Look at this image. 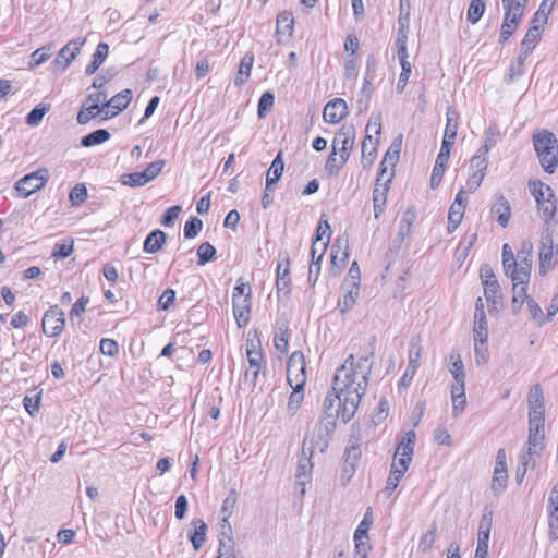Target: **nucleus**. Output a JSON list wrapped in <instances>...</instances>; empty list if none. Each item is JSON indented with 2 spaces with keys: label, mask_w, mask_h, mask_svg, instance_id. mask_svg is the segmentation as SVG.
Returning a JSON list of instances; mask_svg holds the SVG:
<instances>
[{
  "label": "nucleus",
  "mask_w": 558,
  "mask_h": 558,
  "mask_svg": "<svg viewBox=\"0 0 558 558\" xmlns=\"http://www.w3.org/2000/svg\"><path fill=\"white\" fill-rule=\"evenodd\" d=\"M402 134H399L388 147L381 162L373 190V204H386L389 184L395 177V167L399 160Z\"/></svg>",
  "instance_id": "f03ea898"
},
{
  "label": "nucleus",
  "mask_w": 558,
  "mask_h": 558,
  "mask_svg": "<svg viewBox=\"0 0 558 558\" xmlns=\"http://www.w3.org/2000/svg\"><path fill=\"white\" fill-rule=\"evenodd\" d=\"M65 326L64 312L58 306H50L44 314L41 327L48 337H58L62 333Z\"/></svg>",
  "instance_id": "0eeeda50"
},
{
  "label": "nucleus",
  "mask_w": 558,
  "mask_h": 558,
  "mask_svg": "<svg viewBox=\"0 0 558 558\" xmlns=\"http://www.w3.org/2000/svg\"><path fill=\"white\" fill-rule=\"evenodd\" d=\"M341 254L340 262L344 264V262L349 257V245L347 239L338 238L331 246V263L333 266L339 267L338 259Z\"/></svg>",
  "instance_id": "473e14b6"
},
{
  "label": "nucleus",
  "mask_w": 558,
  "mask_h": 558,
  "mask_svg": "<svg viewBox=\"0 0 558 558\" xmlns=\"http://www.w3.org/2000/svg\"><path fill=\"white\" fill-rule=\"evenodd\" d=\"M327 242L322 243V250L317 256V260H312L310 267H308V281L314 286L317 281L318 274L320 271V262L323 259L325 250L327 247Z\"/></svg>",
  "instance_id": "6e6d98bb"
},
{
  "label": "nucleus",
  "mask_w": 558,
  "mask_h": 558,
  "mask_svg": "<svg viewBox=\"0 0 558 558\" xmlns=\"http://www.w3.org/2000/svg\"><path fill=\"white\" fill-rule=\"evenodd\" d=\"M407 39L408 36L403 29V25L399 29V34L396 40V46L398 48V58L400 60V64L410 63L408 60V48H407Z\"/></svg>",
  "instance_id": "3c124183"
},
{
  "label": "nucleus",
  "mask_w": 558,
  "mask_h": 558,
  "mask_svg": "<svg viewBox=\"0 0 558 558\" xmlns=\"http://www.w3.org/2000/svg\"><path fill=\"white\" fill-rule=\"evenodd\" d=\"M85 40L75 38L61 48L53 63L57 70L64 71L80 53Z\"/></svg>",
  "instance_id": "f8f14e48"
},
{
  "label": "nucleus",
  "mask_w": 558,
  "mask_h": 558,
  "mask_svg": "<svg viewBox=\"0 0 558 558\" xmlns=\"http://www.w3.org/2000/svg\"><path fill=\"white\" fill-rule=\"evenodd\" d=\"M87 189L84 184H76L70 192L69 198L73 206L82 205L87 198Z\"/></svg>",
  "instance_id": "13d9d810"
},
{
  "label": "nucleus",
  "mask_w": 558,
  "mask_h": 558,
  "mask_svg": "<svg viewBox=\"0 0 558 558\" xmlns=\"http://www.w3.org/2000/svg\"><path fill=\"white\" fill-rule=\"evenodd\" d=\"M538 211L543 215L545 221L554 218L556 211V204L554 197H547L546 201L537 203Z\"/></svg>",
  "instance_id": "bf43d9fd"
},
{
  "label": "nucleus",
  "mask_w": 558,
  "mask_h": 558,
  "mask_svg": "<svg viewBox=\"0 0 558 558\" xmlns=\"http://www.w3.org/2000/svg\"><path fill=\"white\" fill-rule=\"evenodd\" d=\"M294 19L291 12H282L277 16V34L292 36Z\"/></svg>",
  "instance_id": "a19ab883"
},
{
  "label": "nucleus",
  "mask_w": 558,
  "mask_h": 558,
  "mask_svg": "<svg viewBox=\"0 0 558 558\" xmlns=\"http://www.w3.org/2000/svg\"><path fill=\"white\" fill-rule=\"evenodd\" d=\"M544 416H529V439L527 445L543 448L544 440Z\"/></svg>",
  "instance_id": "2eb2a0df"
},
{
  "label": "nucleus",
  "mask_w": 558,
  "mask_h": 558,
  "mask_svg": "<svg viewBox=\"0 0 558 558\" xmlns=\"http://www.w3.org/2000/svg\"><path fill=\"white\" fill-rule=\"evenodd\" d=\"M313 462L308 458H299L295 478L296 484L302 486L301 493L304 494V486L311 482Z\"/></svg>",
  "instance_id": "aec40b11"
},
{
  "label": "nucleus",
  "mask_w": 558,
  "mask_h": 558,
  "mask_svg": "<svg viewBox=\"0 0 558 558\" xmlns=\"http://www.w3.org/2000/svg\"><path fill=\"white\" fill-rule=\"evenodd\" d=\"M378 140L373 141L372 135L366 134L362 142V166L368 168L373 165L377 151Z\"/></svg>",
  "instance_id": "b1692460"
},
{
  "label": "nucleus",
  "mask_w": 558,
  "mask_h": 558,
  "mask_svg": "<svg viewBox=\"0 0 558 558\" xmlns=\"http://www.w3.org/2000/svg\"><path fill=\"white\" fill-rule=\"evenodd\" d=\"M287 380L291 388L304 389L306 384L305 359L302 352H293L287 363Z\"/></svg>",
  "instance_id": "20e7f679"
},
{
  "label": "nucleus",
  "mask_w": 558,
  "mask_h": 558,
  "mask_svg": "<svg viewBox=\"0 0 558 558\" xmlns=\"http://www.w3.org/2000/svg\"><path fill=\"white\" fill-rule=\"evenodd\" d=\"M373 524V511L372 508H367L363 520L360 522L359 526L354 532V538H365L368 539V530Z\"/></svg>",
  "instance_id": "09e8293b"
},
{
  "label": "nucleus",
  "mask_w": 558,
  "mask_h": 558,
  "mask_svg": "<svg viewBox=\"0 0 558 558\" xmlns=\"http://www.w3.org/2000/svg\"><path fill=\"white\" fill-rule=\"evenodd\" d=\"M533 145L543 169L554 173L558 165V144L554 133L543 131L534 134Z\"/></svg>",
  "instance_id": "7ed1b4c3"
},
{
  "label": "nucleus",
  "mask_w": 558,
  "mask_h": 558,
  "mask_svg": "<svg viewBox=\"0 0 558 558\" xmlns=\"http://www.w3.org/2000/svg\"><path fill=\"white\" fill-rule=\"evenodd\" d=\"M558 254V245L554 244L553 235L546 232L541 238L539 243V275L545 276L548 269L553 266V258Z\"/></svg>",
  "instance_id": "6e6552de"
},
{
  "label": "nucleus",
  "mask_w": 558,
  "mask_h": 558,
  "mask_svg": "<svg viewBox=\"0 0 558 558\" xmlns=\"http://www.w3.org/2000/svg\"><path fill=\"white\" fill-rule=\"evenodd\" d=\"M437 527L436 524L433 523L430 529L421 537L418 543V550L422 553H426L432 548L436 541Z\"/></svg>",
  "instance_id": "4d7b16f0"
},
{
  "label": "nucleus",
  "mask_w": 558,
  "mask_h": 558,
  "mask_svg": "<svg viewBox=\"0 0 558 558\" xmlns=\"http://www.w3.org/2000/svg\"><path fill=\"white\" fill-rule=\"evenodd\" d=\"M53 44L49 43L38 49H36L31 54V60L28 62L29 68H36L50 59L52 54Z\"/></svg>",
  "instance_id": "4c0bfd02"
},
{
  "label": "nucleus",
  "mask_w": 558,
  "mask_h": 558,
  "mask_svg": "<svg viewBox=\"0 0 558 558\" xmlns=\"http://www.w3.org/2000/svg\"><path fill=\"white\" fill-rule=\"evenodd\" d=\"M518 258L519 260L515 262V266L513 267L510 276L511 281L529 284L533 265V255H524Z\"/></svg>",
  "instance_id": "ddd939ff"
},
{
  "label": "nucleus",
  "mask_w": 558,
  "mask_h": 558,
  "mask_svg": "<svg viewBox=\"0 0 558 558\" xmlns=\"http://www.w3.org/2000/svg\"><path fill=\"white\" fill-rule=\"evenodd\" d=\"M487 167V155H484V153H482V149H478L477 153L471 159L470 171L486 173Z\"/></svg>",
  "instance_id": "5fc2aeb1"
},
{
  "label": "nucleus",
  "mask_w": 558,
  "mask_h": 558,
  "mask_svg": "<svg viewBox=\"0 0 558 558\" xmlns=\"http://www.w3.org/2000/svg\"><path fill=\"white\" fill-rule=\"evenodd\" d=\"M283 169L284 163L281 157V153H279L272 160L270 168L267 171L266 191H270L271 186L275 185L280 180L283 173Z\"/></svg>",
  "instance_id": "4be33fe9"
},
{
  "label": "nucleus",
  "mask_w": 558,
  "mask_h": 558,
  "mask_svg": "<svg viewBox=\"0 0 558 558\" xmlns=\"http://www.w3.org/2000/svg\"><path fill=\"white\" fill-rule=\"evenodd\" d=\"M529 187L530 192L535 197L536 203L546 201L547 197H555L553 190L541 181H530Z\"/></svg>",
  "instance_id": "79ce46f5"
},
{
  "label": "nucleus",
  "mask_w": 558,
  "mask_h": 558,
  "mask_svg": "<svg viewBox=\"0 0 558 558\" xmlns=\"http://www.w3.org/2000/svg\"><path fill=\"white\" fill-rule=\"evenodd\" d=\"M110 138V133L105 129H98L81 140V145L84 147H93L107 142Z\"/></svg>",
  "instance_id": "e433bc0d"
},
{
  "label": "nucleus",
  "mask_w": 558,
  "mask_h": 558,
  "mask_svg": "<svg viewBox=\"0 0 558 558\" xmlns=\"http://www.w3.org/2000/svg\"><path fill=\"white\" fill-rule=\"evenodd\" d=\"M450 360L451 366L449 367V372L454 379L452 385L465 386V372L461 355L459 353L451 352Z\"/></svg>",
  "instance_id": "a878e982"
},
{
  "label": "nucleus",
  "mask_w": 558,
  "mask_h": 558,
  "mask_svg": "<svg viewBox=\"0 0 558 558\" xmlns=\"http://www.w3.org/2000/svg\"><path fill=\"white\" fill-rule=\"evenodd\" d=\"M166 240L167 234L163 231L159 229L154 230L146 236L143 248L146 253H157L162 248Z\"/></svg>",
  "instance_id": "412c9836"
},
{
  "label": "nucleus",
  "mask_w": 558,
  "mask_h": 558,
  "mask_svg": "<svg viewBox=\"0 0 558 558\" xmlns=\"http://www.w3.org/2000/svg\"><path fill=\"white\" fill-rule=\"evenodd\" d=\"M233 303V314L236 320V325L239 328H243L247 325L250 320L251 314V299L246 294V298L243 299H234Z\"/></svg>",
  "instance_id": "dca6fc26"
},
{
  "label": "nucleus",
  "mask_w": 558,
  "mask_h": 558,
  "mask_svg": "<svg viewBox=\"0 0 558 558\" xmlns=\"http://www.w3.org/2000/svg\"><path fill=\"white\" fill-rule=\"evenodd\" d=\"M407 471L408 469L404 468L403 462L399 463V465L391 463V470L385 487V492L388 495H391V493L398 487L400 480L403 477Z\"/></svg>",
  "instance_id": "c756f323"
},
{
  "label": "nucleus",
  "mask_w": 558,
  "mask_h": 558,
  "mask_svg": "<svg viewBox=\"0 0 558 558\" xmlns=\"http://www.w3.org/2000/svg\"><path fill=\"white\" fill-rule=\"evenodd\" d=\"M125 108L126 107H82L77 114V122L80 124H86L93 119L102 122L118 116Z\"/></svg>",
  "instance_id": "1a4fd4ad"
},
{
  "label": "nucleus",
  "mask_w": 558,
  "mask_h": 558,
  "mask_svg": "<svg viewBox=\"0 0 558 558\" xmlns=\"http://www.w3.org/2000/svg\"><path fill=\"white\" fill-rule=\"evenodd\" d=\"M547 509L549 517L556 518L558 521V483L554 486L550 493Z\"/></svg>",
  "instance_id": "774afa93"
},
{
  "label": "nucleus",
  "mask_w": 558,
  "mask_h": 558,
  "mask_svg": "<svg viewBox=\"0 0 558 558\" xmlns=\"http://www.w3.org/2000/svg\"><path fill=\"white\" fill-rule=\"evenodd\" d=\"M254 63V54L247 52L241 60L238 73L234 78L235 85H243L250 77Z\"/></svg>",
  "instance_id": "bb28decb"
},
{
  "label": "nucleus",
  "mask_w": 558,
  "mask_h": 558,
  "mask_svg": "<svg viewBox=\"0 0 558 558\" xmlns=\"http://www.w3.org/2000/svg\"><path fill=\"white\" fill-rule=\"evenodd\" d=\"M369 355H363L355 361L350 354L344 363L337 369L332 381V390L341 391L344 402V416L354 415L362 396L365 393L368 378L372 373L373 362Z\"/></svg>",
  "instance_id": "f257e3e1"
},
{
  "label": "nucleus",
  "mask_w": 558,
  "mask_h": 558,
  "mask_svg": "<svg viewBox=\"0 0 558 558\" xmlns=\"http://www.w3.org/2000/svg\"><path fill=\"white\" fill-rule=\"evenodd\" d=\"M290 260L287 258L283 263L278 264L277 266V291L278 292H289L290 288Z\"/></svg>",
  "instance_id": "c85d7f7f"
},
{
  "label": "nucleus",
  "mask_w": 558,
  "mask_h": 558,
  "mask_svg": "<svg viewBox=\"0 0 558 558\" xmlns=\"http://www.w3.org/2000/svg\"><path fill=\"white\" fill-rule=\"evenodd\" d=\"M342 296L338 300V308L341 314L349 312L356 303L360 287L343 284L341 286Z\"/></svg>",
  "instance_id": "a211bd4d"
},
{
  "label": "nucleus",
  "mask_w": 558,
  "mask_h": 558,
  "mask_svg": "<svg viewBox=\"0 0 558 558\" xmlns=\"http://www.w3.org/2000/svg\"><path fill=\"white\" fill-rule=\"evenodd\" d=\"M484 11V0H472L466 12L468 21L472 24L477 23L480 19L483 16Z\"/></svg>",
  "instance_id": "de8ad7c7"
},
{
  "label": "nucleus",
  "mask_w": 558,
  "mask_h": 558,
  "mask_svg": "<svg viewBox=\"0 0 558 558\" xmlns=\"http://www.w3.org/2000/svg\"><path fill=\"white\" fill-rule=\"evenodd\" d=\"M348 107H324L323 118L330 124L339 123L348 116Z\"/></svg>",
  "instance_id": "37998d69"
},
{
  "label": "nucleus",
  "mask_w": 558,
  "mask_h": 558,
  "mask_svg": "<svg viewBox=\"0 0 558 558\" xmlns=\"http://www.w3.org/2000/svg\"><path fill=\"white\" fill-rule=\"evenodd\" d=\"M474 342H480V344H485L488 340V328H487V318L486 316L474 317Z\"/></svg>",
  "instance_id": "ea45409f"
},
{
  "label": "nucleus",
  "mask_w": 558,
  "mask_h": 558,
  "mask_svg": "<svg viewBox=\"0 0 558 558\" xmlns=\"http://www.w3.org/2000/svg\"><path fill=\"white\" fill-rule=\"evenodd\" d=\"M414 440L415 433L413 430H409L403 435L396 448L392 463L399 465V463L403 462L404 468L409 469L414 452Z\"/></svg>",
  "instance_id": "9b49d317"
},
{
  "label": "nucleus",
  "mask_w": 558,
  "mask_h": 558,
  "mask_svg": "<svg viewBox=\"0 0 558 558\" xmlns=\"http://www.w3.org/2000/svg\"><path fill=\"white\" fill-rule=\"evenodd\" d=\"M337 154L338 151L332 149L326 161L325 169L330 175H338V173L347 162L341 161V155L338 158Z\"/></svg>",
  "instance_id": "603ef678"
},
{
  "label": "nucleus",
  "mask_w": 558,
  "mask_h": 558,
  "mask_svg": "<svg viewBox=\"0 0 558 558\" xmlns=\"http://www.w3.org/2000/svg\"><path fill=\"white\" fill-rule=\"evenodd\" d=\"M484 293L487 302L492 303L493 305H497L501 301V292H500V286L499 283H494L484 287Z\"/></svg>",
  "instance_id": "338daca9"
},
{
  "label": "nucleus",
  "mask_w": 558,
  "mask_h": 558,
  "mask_svg": "<svg viewBox=\"0 0 558 558\" xmlns=\"http://www.w3.org/2000/svg\"><path fill=\"white\" fill-rule=\"evenodd\" d=\"M451 400H452L453 414H454V416H458L463 411V409L466 404L465 386L452 385L451 386Z\"/></svg>",
  "instance_id": "2f4dec72"
},
{
  "label": "nucleus",
  "mask_w": 558,
  "mask_h": 558,
  "mask_svg": "<svg viewBox=\"0 0 558 558\" xmlns=\"http://www.w3.org/2000/svg\"><path fill=\"white\" fill-rule=\"evenodd\" d=\"M109 92L108 89H94L87 96L88 105H111L108 101Z\"/></svg>",
  "instance_id": "0e129e2a"
},
{
  "label": "nucleus",
  "mask_w": 558,
  "mask_h": 558,
  "mask_svg": "<svg viewBox=\"0 0 558 558\" xmlns=\"http://www.w3.org/2000/svg\"><path fill=\"white\" fill-rule=\"evenodd\" d=\"M195 526L193 533L190 535V541L195 550H198L206 542L207 525L202 519L193 521Z\"/></svg>",
  "instance_id": "72a5a7b5"
},
{
  "label": "nucleus",
  "mask_w": 558,
  "mask_h": 558,
  "mask_svg": "<svg viewBox=\"0 0 558 558\" xmlns=\"http://www.w3.org/2000/svg\"><path fill=\"white\" fill-rule=\"evenodd\" d=\"M416 219V213L415 209L412 207H409L402 215V218L400 220L399 225V231H398V239L403 241L407 236L411 234L413 223Z\"/></svg>",
  "instance_id": "cd10ccee"
},
{
  "label": "nucleus",
  "mask_w": 558,
  "mask_h": 558,
  "mask_svg": "<svg viewBox=\"0 0 558 558\" xmlns=\"http://www.w3.org/2000/svg\"><path fill=\"white\" fill-rule=\"evenodd\" d=\"M520 21H521V17L505 15L504 22L501 24V29H500L499 43L504 44L509 39V37L517 29Z\"/></svg>",
  "instance_id": "c03bdc74"
},
{
  "label": "nucleus",
  "mask_w": 558,
  "mask_h": 558,
  "mask_svg": "<svg viewBox=\"0 0 558 558\" xmlns=\"http://www.w3.org/2000/svg\"><path fill=\"white\" fill-rule=\"evenodd\" d=\"M527 0H502L505 15L523 17Z\"/></svg>",
  "instance_id": "a18cd8bd"
},
{
  "label": "nucleus",
  "mask_w": 558,
  "mask_h": 558,
  "mask_svg": "<svg viewBox=\"0 0 558 558\" xmlns=\"http://www.w3.org/2000/svg\"><path fill=\"white\" fill-rule=\"evenodd\" d=\"M465 211V205L451 204L448 213V232L452 233L461 223Z\"/></svg>",
  "instance_id": "c9c22d12"
},
{
  "label": "nucleus",
  "mask_w": 558,
  "mask_h": 558,
  "mask_svg": "<svg viewBox=\"0 0 558 558\" xmlns=\"http://www.w3.org/2000/svg\"><path fill=\"white\" fill-rule=\"evenodd\" d=\"M508 482V472H495L492 478V489L496 495H499L504 492Z\"/></svg>",
  "instance_id": "052dcab7"
},
{
  "label": "nucleus",
  "mask_w": 558,
  "mask_h": 558,
  "mask_svg": "<svg viewBox=\"0 0 558 558\" xmlns=\"http://www.w3.org/2000/svg\"><path fill=\"white\" fill-rule=\"evenodd\" d=\"M203 228V221L196 217L191 218L184 225V236L194 239Z\"/></svg>",
  "instance_id": "680f3d73"
},
{
  "label": "nucleus",
  "mask_w": 558,
  "mask_h": 558,
  "mask_svg": "<svg viewBox=\"0 0 558 558\" xmlns=\"http://www.w3.org/2000/svg\"><path fill=\"white\" fill-rule=\"evenodd\" d=\"M355 132L352 125H343L335 135L332 148L341 154V161H348L354 145Z\"/></svg>",
  "instance_id": "9d476101"
},
{
  "label": "nucleus",
  "mask_w": 558,
  "mask_h": 558,
  "mask_svg": "<svg viewBox=\"0 0 558 558\" xmlns=\"http://www.w3.org/2000/svg\"><path fill=\"white\" fill-rule=\"evenodd\" d=\"M422 340L420 336H414L411 338L409 343V352H408V367H412L417 371L420 366V360L422 356Z\"/></svg>",
  "instance_id": "7c9ffc66"
},
{
  "label": "nucleus",
  "mask_w": 558,
  "mask_h": 558,
  "mask_svg": "<svg viewBox=\"0 0 558 558\" xmlns=\"http://www.w3.org/2000/svg\"><path fill=\"white\" fill-rule=\"evenodd\" d=\"M216 248L209 243L204 242L197 248L198 265L203 266L215 259Z\"/></svg>",
  "instance_id": "8fccbe9b"
},
{
  "label": "nucleus",
  "mask_w": 558,
  "mask_h": 558,
  "mask_svg": "<svg viewBox=\"0 0 558 558\" xmlns=\"http://www.w3.org/2000/svg\"><path fill=\"white\" fill-rule=\"evenodd\" d=\"M498 135L499 132L496 126L490 125L487 129L484 145L480 148L482 149V153H484V155H487L488 151L496 145Z\"/></svg>",
  "instance_id": "69168bd1"
},
{
  "label": "nucleus",
  "mask_w": 558,
  "mask_h": 558,
  "mask_svg": "<svg viewBox=\"0 0 558 558\" xmlns=\"http://www.w3.org/2000/svg\"><path fill=\"white\" fill-rule=\"evenodd\" d=\"M515 262H517V259L511 250V246L508 243L504 244V246H502V267H504L506 276H508V277L511 276L512 269L515 266Z\"/></svg>",
  "instance_id": "864d4df0"
},
{
  "label": "nucleus",
  "mask_w": 558,
  "mask_h": 558,
  "mask_svg": "<svg viewBox=\"0 0 558 558\" xmlns=\"http://www.w3.org/2000/svg\"><path fill=\"white\" fill-rule=\"evenodd\" d=\"M361 448L359 439L354 438L350 440L348 448L344 453V468L345 473H350V476L354 473L355 466L361 459Z\"/></svg>",
  "instance_id": "f3484780"
},
{
  "label": "nucleus",
  "mask_w": 558,
  "mask_h": 558,
  "mask_svg": "<svg viewBox=\"0 0 558 558\" xmlns=\"http://www.w3.org/2000/svg\"><path fill=\"white\" fill-rule=\"evenodd\" d=\"M527 284L526 283H518V281H512V300H511V307L512 312L514 314L519 313L524 304V302H527Z\"/></svg>",
  "instance_id": "393cba45"
},
{
  "label": "nucleus",
  "mask_w": 558,
  "mask_h": 558,
  "mask_svg": "<svg viewBox=\"0 0 558 558\" xmlns=\"http://www.w3.org/2000/svg\"><path fill=\"white\" fill-rule=\"evenodd\" d=\"M529 416H544L545 405L543 388L539 384H534L529 391Z\"/></svg>",
  "instance_id": "4468645a"
},
{
  "label": "nucleus",
  "mask_w": 558,
  "mask_h": 558,
  "mask_svg": "<svg viewBox=\"0 0 558 558\" xmlns=\"http://www.w3.org/2000/svg\"><path fill=\"white\" fill-rule=\"evenodd\" d=\"M293 391L291 392L290 397H289V401H288V405H287V414L290 416V417H293L303 399H304V393H303V390L304 389H299V388H292Z\"/></svg>",
  "instance_id": "49530a36"
},
{
  "label": "nucleus",
  "mask_w": 558,
  "mask_h": 558,
  "mask_svg": "<svg viewBox=\"0 0 558 558\" xmlns=\"http://www.w3.org/2000/svg\"><path fill=\"white\" fill-rule=\"evenodd\" d=\"M49 179V172L46 168L38 169L28 173L15 182V190L24 198L43 189Z\"/></svg>",
  "instance_id": "39448f33"
},
{
  "label": "nucleus",
  "mask_w": 558,
  "mask_h": 558,
  "mask_svg": "<svg viewBox=\"0 0 558 558\" xmlns=\"http://www.w3.org/2000/svg\"><path fill=\"white\" fill-rule=\"evenodd\" d=\"M543 448L529 446L526 451L520 456L519 465L524 466L526 469H534L537 464V460L541 457Z\"/></svg>",
  "instance_id": "58836bf2"
},
{
  "label": "nucleus",
  "mask_w": 558,
  "mask_h": 558,
  "mask_svg": "<svg viewBox=\"0 0 558 558\" xmlns=\"http://www.w3.org/2000/svg\"><path fill=\"white\" fill-rule=\"evenodd\" d=\"M492 214L496 215L497 222L506 227L511 217V207L508 199L504 195H499L492 206Z\"/></svg>",
  "instance_id": "6ab92c4d"
},
{
  "label": "nucleus",
  "mask_w": 558,
  "mask_h": 558,
  "mask_svg": "<svg viewBox=\"0 0 558 558\" xmlns=\"http://www.w3.org/2000/svg\"><path fill=\"white\" fill-rule=\"evenodd\" d=\"M539 39L538 26L533 25L530 27L521 43V53L523 57H527L529 53L535 48Z\"/></svg>",
  "instance_id": "f704fd0d"
},
{
  "label": "nucleus",
  "mask_w": 558,
  "mask_h": 558,
  "mask_svg": "<svg viewBox=\"0 0 558 558\" xmlns=\"http://www.w3.org/2000/svg\"><path fill=\"white\" fill-rule=\"evenodd\" d=\"M344 395L341 391H331L328 393L324 400L323 410L324 415L328 416V423L332 426H336V420L341 417L344 423H348L354 415H350L349 417L344 416Z\"/></svg>",
  "instance_id": "423d86ee"
},
{
  "label": "nucleus",
  "mask_w": 558,
  "mask_h": 558,
  "mask_svg": "<svg viewBox=\"0 0 558 558\" xmlns=\"http://www.w3.org/2000/svg\"><path fill=\"white\" fill-rule=\"evenodd\" d=\"M109 46L106 43H99L96 47V51L92 57V61L87 64L85 69V73L87 75L94 74L99 66L104 63L106 58L108 57Z\"/></svg>",
  "instance_id": "5701e85b"
},
{
  "label": "nucleus",
  "mask_w": 558,
  "mask_h": 558,
  "mask_svg": "<svg viewBox=\"0 0 558 558\" xmlns=\"http://www.w3.org/2000/svg\"><path fill=\"white\" fill-rule=\"evenodd\" d=\"M246 355L251 367L260 368L263 354L253 342L247 343Z\"/></svg>",
  "instance_id": "e2e57ef3"
}]
</instances>
